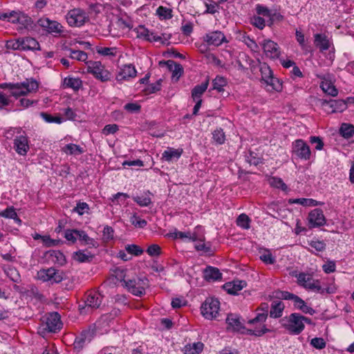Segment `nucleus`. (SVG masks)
Wrapping results in <instances>:
<instances>
[{"mask_svg": "<svg viewBox=\"0 0 354 354\" xmlns=\"http://www.w3.org/2000/svg\"><path fill=\"white\" fill-rule=\"evenodd\" d=\"M227 329L232 328L233 331L239 332L241 334H248L260 337L270 331L268 328L263 326L261 330L247 329L244 326V320H241V317L236 314H229L226 319Z\"/></svg>", "mask_w": 354, "mask_h": 354, "instance_id": "obj_1", "label": "nucleus"}, {"mask_svg": "<svg viewBox=\"0 0 354 354\" xmlns=\"http://www.w3.org/2000/svg\"><path fill=\"white\" fill-rule=\"evenodd\" d=\"M303 315L299 313H293L280 319V324L289 334L293 335H299L305 328L302 322Z\"/></svg>", "mask_w": 354, "mask_h": 354, "instance_id": "obj_2", "label": "nucleus"}, {"mask_svg": "<svg viewBox=\"0 0 354 354\" xmlns=\"http://www.w3.org/2000/svg\"><path fill=\"white\" fill-rule=\"evenodd\" d=\"M62 326V323L59 313H50L42 317L39 333L45 335L46 333H57L60 330Z\"/></svg>", "mask_w": 354, "mask_h": 354, "instance_id": "obj_3", "label": "nucleus"}, {"mask_svg": "<svg viewBox=\"0 0 354 354\" xmlns=\"http://www.w3.org/2000/svg\"><path fill=\"white\" fill-rule=\"evenodd\" d=\"M38 86L39 85L36 80L26 79L23 82L11 84L9 89L10 95L18 98L20 96L36 91L38 89Z\"/></svg>", "mask_w": 354, "mask_h": 354, "instance_id": "obj_4", "label": "nucleus"}, {"mask_svg": "<svg viewBox=\"0 0 354 354\" xmlns=\"http://www.w3.org/2000/svg\"><path fill=\"white\" fill-rule=\"evenodd\" d=\"M203 316L207 319H216L219 313L220 302L217 299L207 298L201 307Z\"/></svg>", "mask_w": 354, "mask_h": 354, "instance_id": "obj_5", "label": "nucleus"}, {"mask_svg": "<svg viewBox=\"0 0 354 354\" xmlns=\"http://www.w3.org/2000/svg\"><path fill=\"white\" fill-rule=\"evenodd\" d=\"M148 286V279L146 277L127 279L124 281L125 287L133 295L142 297L145 294V288Z\"/></svg>", "mask_w": 354, "mask_h": 354, "instance_id": "obj_6", "label": "nucleus"}, {"mask_svg": "<svg viewBox=\"0 0 354 354\" xmlns=\"http://www.w3.org/2000/svg\"><path fill=\"white\" fill-rule=\"evenodd\" d=\"M37 277L44 282L50 281L51 283H57L64 279V273L62 271L56 270L54 268H49L39 270Z\"/></svg>", "mask_w": 354, "mask_h": 354, "instance_id": "obj_7", "label": "nucleus"}, {"mask_svg": "<svg viewBox=\"0 0 354 354\" xmlns=\"http://www.w3.org/2000/svg\"><path fill=\"white\" fill-rule=\"evenodd\" d=\"M66 20L71 26L80 27L88 19L86 12L80 8H74L68 11Z\"/></svg>", "mask_w": 354, "mask_h": 354, "instance_id": "obj_8", "label": "nucleus"}, {"mask_svg": "<svg viewBox=\"0 0 354 354\" xmlns=\"http://www.w3.org/2000/svg\"><path fill=\"white\" fill-rule=\"evenodd\" d=\"M103 296L98 292H91L87 295L84 306H79L81 313H89V310L100 308Z\"/></svg>", "mask_w": 354, "mask_h": 354, "instance_id": "obj_9", "label": "nucleus"}, {"mask_svg": "<svg viewBox=\"0 0 354 354\" xmlns=\"http://www.w3.org/2000/svg\"><path fill=\"white\" fill-rule=\"evenodd\" d=\"M87 71L102 82H107L111 78L110 72L105 69L100 62H91Z\"/></svg>", "mask_w": 354, "mask_h": 354, "instance_id": "obj_10", "label": "nucleus"}, {"mask_svg": "<svg viewBox=\"0 0 354 354\" xmlns=\"http://www.w3.org/2000/svg\"><path fill=\"white\" fill-rule=\"evenodd\" d=\"M297 278V283L306 289L319 292L322 287L319 285V281L314 280L311 275L301 272L296 275Z\"/></svg>", "mask_w": 354, "mask_h": 354, "instance_id": "obj_11", "label": "nucleus"}, {"mask_svg": "<svg viewBox=\"0 0 354 354\" xmlns=\"http://www.w3.org/2000/svg\"><path fill=\"white\" fill-rule=\"evenodd\" d=\"M293 153L299 158L305 160H309L311 151L309 146L303 140H297L293 144Z\"/></svg>", "mask_w": 354, "mask_h": 354, "instance_id": "obj_12", "label": "nucleus"}, {"mask_svg": "<svg viewBox=\"0 0 354 354\" xmlns=\"http://www.w3.org/2000/svg\"><path fill=\"white\" fill-rule=\"evenodd\" d=\"M263 52L270 59H277L279 57L280 50L278 44L272 40H264L262 44Z\"/></svg>", "mask_w": 354, "mask_h": 354, "instance_id": "obj_13", "label": "nucleus"}, {"mask_svg": "<svg viewBox=\"0 0 354 354\" xmlns=\"http://www.w3.org/2000/svg\"><path fill=\"white\" fill-rule=\"evenodd\" d=\"M308 222L310 227L324 225L326 223V219L323 211L320 209L312 210L308 214Z\"/></svg>", "mask_w": 354, "mask_h": 354, "instance_id": "obj_14", "label": "nucleus"}, {"mask_svg": "<svg viewBox=\"0 0 354 354\" xmlns=\"http://www.w3.org/2000/svg\"><path fill=\"white\" fill-rule=\"evenodd\" d=\"M137 71L132 64L124 65L116 75V80L119 82L129 80V78L135 77Z\"/></svg>", "mask_w": 354, "mask_h": 354, "instance_id": "obj_15", "label": "nucleus"}, {"mask_svg": "<svg viewBox=\"0 0 354 354\" xmlns=\"http://www.w3.org/2000/svg\"><path fill=\"white\" fill-rule=\"evenodd\" d=\"M39 26L44 28L50 33H59L62 26L56 21H51L48 18H41L37 21Z\"/></svg>", "mask_w": 354, "mask_h": 354, "instance_id": "obj_16", "label": "nucleus"}, {"mask_svg": "<svg viewBox=\"0 0 354 354\" xmlns=\"http://www.w3.org/2000/svg\"><path fill=\"white\" fill-rule=\"evenodd\" d=\"M14 149L21 156H25L29 150L28 140L26 136H17L14 140Z\"/></svg>", "mask_w": 354, "mask_h": 354, "instance_id": "obj_17", "label": "nucleus"}, {"mask_svg": "<svg viewBox=\"0 0 354 354\" xmlns=\"http://www.w3.org/2000/svg\"><path fill=\"white\" fill-rule=\"evenodd\" d=\"M204 41L207 43L208 45H213L218 46L224 41H225V37L221 31H214L206 34L204 36Z\"/></svg>", "mask_w": 354, "mask_h": 354, "instance_id": "obj_18", "label": "nucleus"}, {"mask_svg": "<svg viewBox=\"0 0 354 354\" xmlns=\"http://www.w3.org/2000/svg\"><path fill=\"white\" fill-rule=\"evenodd\" d=\"M92 339V335L90 330H83L79 336H77L73 343L74 348L80 351L84 346L88 344Z\"/></svg>", "mask_w": 354, "mask_h": 354, "instance_id": "obj_19", "label": "nucleus"}, {"mask_svg": "<svg viewBox=\"0 0 354 354\" xmlns=\"http://www.w3.org/2000/svg\"><path fill=\"white\" fill-rule=\"evenodd\" d=\"M322 105L330 108L332 113L342 112L347 107L346 102L342 100H325L322 102Z\"/></svg>", "mask_w": 354, "mask_h": 354, "instance_id": "obj_20", "label": "nucleus"}, {"mask_svg": "<svg viewBox=\"0 0 354 354\" xmlns=\"http://www.w3.org/2000/svg\"><path fill=\"white\" fill-rule=\"evenodd\" d=\"M314 44L321 52H324L329 49L330 41L326 35L317 33L314 35Z\"/></svg>", "mask_w": 354, "mask_h": 354, "instance_id": "obj_21", "label": "nucleus"}, {"mask_svg": "<svg viewBox=\"0 0 354 354\" xmlns=\"http://www.w3.org/2000/svg\"><path fill=\"white\" fill-rule=\"evenodd\" d=\"M245 286H246V282L245 281L237 280L226 283L224 284L223 288L227 293L230 295H236Z\"/></svg>", "mask_w": 354, "mask_h": 354, "instance_id": "obj_22", "label": "nucleus"}, {"mask_svg": "<svg viewBox=\"0 0 354 354\" xmlns=\"http://www.w3.org/2000/svg\"><path fill=\"white\" fill-rule=\"evenodd\" d=\"M21 50H40L39 42L32 37L21 38Z\"/></svg>", "mask_w": 354, "mask_h": 354, "instance_id": "obj_23", "label": "nucleus"}, {"mask_svg": "<svg viewBox=\"0 0 354 354\" xmlns=\"http://www.w3.org/2000/svg\"><path fill=\"white\" fill-rule=\"evenodd\" d=\"M203 277L208 281H217L222 278V274L218 268L208 266L203 272Z\"/></svg>", "mask_w": 354, "mask_h": 354, "instance_id": "obj_24", "label": "nucleus"}, {"mask_svg": "<svg viewBox=\"0 0 354 354\" xmlns=\"http://www.w3.org/2000/svg\"><path fill=\"white\" fill-rule=\"evenodd\" d=\"M292 301L295 308L300 310L304 313L309 314L310 315H313L315 313V310L313 308L307 306L306 302L297 295L295 296Z\"/></svg>", "mask_w": 354, "mask_h": 354, "instance_id": "obj_25", "label": "nucleus"}, {"mask_svg": "<svg viewBox=\"0 0 354 354\" xmlns=\"http://www.w3.org/2000/svg\"><path fill=\"white\" fill-rule=\"evenodd\" d=\"M285 308L284 304L279 300H274L272 302L270 310V316L273 318H279L282 316Z\"/></svg>", "mask_w": 354, "mask_h": 354, "instance_id": "obj_26", "label": "nucleus"}, {"mask_svg": "<svg viewBox=\"0 0 354 354\" xmlns=\"http://www.w3.org/2000/svg\"><path fill=\"white\" fill-rule=\"evenodd\" d=\"M183 153V149H174V148H168L165 150L162 153V158L166 161H172L174 160H178Z\"/></svg>", "mask_w": 354, "mask_h": 354, "instance_id": "obj_27", "label": "nucleus"}, {"mask_svg": "<svg viewBox=\"0 0 354 354\" xmlns=\"http://www.w3.org/2000/svg\"><path fill=\"white\" fill-rule=\"evenodd\" d=\"M209 85V80H207L205 82L202 83L200 85H196L194 87L192 91V97L194 100L201 99V97L204 93V92L207 90Z\"/></svg>", "mask_w": 354, "mask_h": 354, "instance_id": "obj_28", "label": "nucleus"}, {"mask_svg": "<svg viewBox=\"0 0 354 354\" xmlns=\"http://www.w3.org/2000/svg\"><path fill=\"white\" fill-rule=\"evenodd\" d=\"M167 67L170 71H172L173 77H176V81L178 80V78L181 76L183 73V68L180 64L176 63L173 60H168L165 62Z\"/></svg>", "mask_w": 354, "mask_h": 354, "instance_id": "obj_29", "label": "nucleus"}, {"mask_svg": "<svg viewBox=\"0 0 354 354\" xmlns=\"http://www.w3.org/2000/svg\"><path fill=\"white\" fill-rule=\"evenodd\" d=\"M267 90L269 91L280 92L282 90V82L277 77L272 76L265 83Z\"/></svg>", "mask_w": 354, "mask_h": 354, "instance_id": "obj_30", "label": "nucleus"}, {"mask_svg": "<svg viewBox=\"0 0 354 354\" xmlns=\"http://www.w3.org/2000/svg\"><path fill=\"white\" fill-rule=\"evenodd\" d=\"M0 216L6 218L14 219V221L19 225H20L21 223V221L18 217L15 209L13 206L8 207L3 211H0Z\"/></svg>", "mask_w": 354, "mask_h": 354, "instance_id": "obj_31", "label": "nucleus"}, {"mask_svg": "<svg viewBox=\"0 0 354 354\" xmlns=\"http://www.w3.org/2000/svg\"><path fill=\"white\" fill-rule=\"evenodd\" d=\"M203 349L202 342H196L192 344H187L184 348L185 354H199Z\"/></svg>", "mask_w": 354, "mask_h": 354, "instance_id": "obj_32", "label": "nucleus"}, {"mask_svg": "<svg viewBox=\"0 0 354 354\" xmlns=\"http://www.w3.org/2000/svg\"><path fill=\"white\" fill-rule=\"evenodd\" d=\"M93 255L87 250H79L74 253V259L79 262H88L92 261Z\"/></svg>", "mask_w": 354, "mask_h": 354, "instance_id": "obj_33", "label": "nucleus"}, {"mask_svg": "<svg viewBox=\"0 0 354 354\" xmlns=\"http://www.w3.org/2000/svg\"><path fill=\"white\" fill-rule=\"evenodd\" d=\"M213 89L219 93L224 92V87L227 86V80L221 76H216L212 81Z\"/></svg>", "mask_w": 354, "mask_h": 354, "instance_id": "obj_34", "label": "nucleus"}, {"mask_svg": "<svg viewBox=\"0 0 354 354\" xmlns=\"http://www.w3.org/2000/svg\"><path fill=\"white\" fill-rule=\"evenodd\" d=\"M62 151L66 154L80 155L84 152L82 147L75 144H68L62 148Z\"/></svg>", "mask_w": 354, "mask_h": 354, "instance_id": "obj_35", "label": "nucleus"}, {"mask_svg": "<svg viewBox=\"0 0 354 354\" xmlns=\"http://www.w3.org/2000/svg\"><path fill=\"white\" fill-rule=\"evenodd\" d=\"M260 72L261 75V81L264 84L273 76V73L271 68L266 63L261 64Z\"/></svg>", "mask_w": 354, "mask_h": 354, "instance_id": "obj_36", "label": "nucleus"}, {"mask_svg": "<svg viewBox=\"0 0 354 354\" xmlns=\"http://www.w3.org/2000/svg\"><path fill=\"white\" fill-rule=\"evenodd\" d=\"M259 259L266 264H274L275 258L272 256L269 250L263 249L259 251Z\"/></svg>", "mask_w": 354, "mask_h": 354, "instance_id": "obj_37", "label": "nucleus"}, {"mask_svg": "<svg viewBox=\"0 0 354 354\" xmlns=\"http://www.w3.org/2000/svg\"><path fill=\"white\" fill-rule=\"evenodd\" d=\"M68 50L69 52L68 56L71 59L80 62H85L88 58L87 53L82 50H73L71 48H69Z\"/></svg>", "mask_w": 354, "mask_h": 354, "instance_id": "obj_38", "label": "nucleus"}, {"mask_svg": "<svg viewBox=\"0 0 354 354\" xmlns=\"http://www.w3.org/2000/svg\"><path fill=\"white\" fill-rule=\"evenodd\" d=\"M64 84L68 88L74 90H78L82 85V81L78 78L66 77L64 80Z\"/></svg>", "mask_w": 354, "mask_h": 354, "instance_id": "obj_39", "label": "nucleus"}, {"mask_svg": "<svg viewBox=\"0 0 354 354\" xmlns=\"http://www.w3.org/2000/svg\"><path fill=\"white\" fill-rule=\"evenodd\" d=\"M49 254H50V257H51L53 259L52 260L55 263H56L60 266H62L66 263L65 256L60 251L52 250V251L49 252Z\"/></svg>", "mask_w": 354, "mask_h": 354, "instance_id": "obj_40", "label": "nucleus"}, {"mask_svg": "<svg viewBox=\"0 0 354 354\" xmlns=\"http://www.w3.org/2000/svg\"><path fill=\"white\" fill-rule=\"evenodd\" d=\"M156 14L162 19H169L173 17L171 9L163 6H159L157 8Z\"/></svg>", "mask_w": 354, "mask_h": 354, "instance_id": "obj_41", "label": "nucleus"}, {"mask_svg": "<svg viewBox=\"0 0 354 354\" xmlns=\"http://www.w3.org/2000/svg\"><path fill=\"white\" fill-rule=\"evenodd\" d=\"M250 218L245 214H241L236 219L237 225L245 230H248L250 227Z\"/></svg>", "mask_w": 354, "mask_h": 354, "instance_id": "obj_42", "label": "nucleus"}, {"mask_svg": "<svg viewBox=\"0 0 354 354\" xmlns=\"http://www.w3.org/2000/svg\"><path fill=\"white\" fill-rule=\"evenodd\" d=\"M340 133L344 138H351L354 134V127L352 124L344 123L340 127Z\"/></svg>", "mask_w": 354, "mask_h": 354, "instance_id": "obj_43", "label": "nucleus"}, {"mask_svg": "<svg viewBox=\"0 0 354 354\" xmlns=\"http://www.w3.org/2000/svg\"><path fill=\"white\" fill-rule=\"evenodd\" d=\"M214 140L218 145L224 143L225 140V133L221 128L216 129L212 133Z\"/></svg>", "mask_w": 354, "mask_h": 354, "instance_id": "obj_44", "label": "nucleus"}, {"mask_svg": "<svg viewBox=\"0 0 354 354\" xmlns=\"http://www.w3.org/2000/svg\"><path fill=\"white\" fill-rule=\"evenodd\" d=\"M97 53L103 56L115 57L117 54V48L115 47L108 48H98L97 49Z\"/></svg>", "mask_w": 354, "mask_h": 354, "instance_id": "obj_45", "label": "nucleus"}, {"mask_svg": "<svg viewBox=\"0 0 354 354\" xmlns=\"http://www.w3.org/2000/svg\"><path fill=\"white\" fill-rule=\"evenodd\" d=\"M77 239H79L80 241H82L84 242L86 245H91L92 247H95L96 242L94 241V239L90 238L85 232L82 230H79V233H77Z\"/></svg>", "mask_w": 354, "mask_h": 354, "instance_id": "obj_46", "label": "nucleus"}, {"mask_svg": "<svg viewBox=\"0 0 354 354\" xmlns=\"http://www.w3.org/2000/svg\"><path fill=\"white\" fill-rule=\"evenodd\" d=\"M125 250L128 253L134 256H140L144 252L140 246L136 244L127 245L125 246Z\"/></svg>", "mask_w": 354, "mask_h": 354, "instance_id": "obj_47", "label": "nucleus"}, {"mask_svg": "<svg viewBox=\"0 0 354 354\" xmlns=\"http://www.w3.org/2000/svg\"><path fill=\"white\" fill-rule=\"evenodd\" d=\"M172 236L174 239L187 238L193 241H196L198 239V236L195 233L192 234L190 232H176Z\"/></svg>", "mask_w": 354, "mask_h": 354, "instance_id": "obj_48", "label": "nucleus"}, {"mask_svg": "<svg viewBox=\"0 0 354 354\" xmlns=\"http://www.w3.org/2000/svg\"><path fill=\"white\" fill-rule=\"evenodd\" d=\"M41 117L48 123H57L60 124L62 122L63 119L61 117H54L50 114H48L47 113L41 112L40 113Z\"/></svg>", "mask_w": 354, "mask_h": 354, "instance_id": "obj_49", "label": "nucleus"}, {"mask_svg": "<svg viewBox=\"0 0 354 354\" xmlns=\"http://www.w3.org/2000/svg\"><path fill=\"white\" fill-rule=\"evenodd\" d=\"M290 203L300 204L304 206H315L317 205L316 201L304 198L294 199L292 201H290Z\"/></svg>", "mask_w": 354, "mask_h": 354, "instance_id": "obj_50", "label": "nucleus"}, {"mask_svg": "<svg viewBox=\"0 0 354 354\" xmlns=\"http://www.w3.org/2000/svg\"><path fill=\"white\" fill-rule=\"evenodd\" d=\"M77 233H79L77 230H67L64 232V237L67 241L74 243L77 239Z\"/></svg>", "mask_w": 354, "mask_h": 354, "instance_id": "obj_51", "label": "nucleus"}, {"mask_svg": "<svg viewBox=\"0 0 354 354\" xmlns=\"http://www.w3.org/2000/svg\"><path fill=\"white\" fill-rule=\"evenodd\" d=\"M161 82L162 80L160 79L156 81V82L148 85V86L145 88L146 93L151 94L160 91L161 89Z\"/></svg>", "mask_w": 354, "mask_h": 354, "instance_id": "obj_52", "label": "nucleus"}, {"mask_svg": "<svg viewBox=\"0 0 354 354\" xmlns=\"http://www.w3.org/2000/svg\"><path fill=\"white\" fill-rule=\"evenodd\" d=\"M323 91L331 96H336L338 93L337 88L330 83H325L322 86Z\"/></svg>", "mask_w": 354, "mask_h": 354, "instance_id": "obj_53", "label": "nucleus"}, {"mask_svg": "<svg viewBox=\"0 0 354 354\" xmlns=\"http://www.w3.org/2000/svg\"><path fill=\"white\" fill-rule=\"evenodd\" d=\"M114 276L118 281L122 282V286H124V281H127L126 279V271L124 269L117 268L114 271Z\"/></svg>", "mask_w": 354, "mask_h": 354, "instance_id": "obj_54", "label": "nucleus"}, {"mask_svg": "<svg viewBox=\"0 0 354 354\" xmlns=\"http://www.w3.org/2000/svg\"><path fill=\"white\" fill-rule=\"evenodd\" d=\"M21 38H18L16 40H10L6 42V47L7 49L21 50Z\"/></svg>", "mask_w": 354, "mask_h": 354, "instance_id": "obj_55", "label": "nucleus"}, {"mask_svg": "<svg viewBox=\"0 0 354 354\" xmlns=\"http://www.w3.org/2000/svg\"><path fill=\"white\" fill-rule=\"evenodd\" d=\"M310 344L317 349H323L326 347V342L322 337H315L310 341Z\"/></svg>", "mask_w": 354, "mask_h": 354, "instance_id": "obj_56", "label": "nucleus"}, {"mask_svg": "<svg viewBox=\"0 0 354 354\" xmlns=\"http://www.w3.org/2000/svg\"><path fill=\"white\" fill-rule=\"evenodd\" d=\"M89 209L88 205L84 202H79L77 203L76 207L73 209V212L78 213L79 215L84 214Z\"/></svg>", "mask_w": 354, "mask_h": 354, "instance_id": "obj_57", "label": "nucleus"}, {"mask_svg": "<svg viewBox=\"0 0 354 354\" xmlns=\"http://www.w3.org/2000/svg\"><path fill=\"white\" fill-rule=\"evenodd\" d=\"M133 201L142 207H147L151 203L149 197L144 196H136L133 198Z\"/></svg>", "mask_w": 354, "mask_h": 354, "instance_id": "obj_58", "label": "nucleus"}, {"mask_svg": "<svg viewBox=\"0 0 354 354\" xmlns=\"http://www.w3.org/2000/svg\"><path fill=\"white\" fill-rule=\"evenodd\" d=\"M131 222L132 225L136 227H139L140 228L145 227L147 224V221L145 219H141L136 214L131 217Z\"/></svg>", "mask_w": 354, "mask_h": 354, "instance_id": "obj_59", "label": "nucleus"}, {"mask_svg": "<svg viewBox=\"0 0 354 354\" xmlns=\"http://www.w3.org/2000/svg\"><path fill=\"white\" fill-rule=\"evenodd\" d=\"M270 184L273 187L281 189L283 191H286L288 189L287 185L279 178H272L270 180Z\"/></svg>", "mask_w": 354, "mask_h": 354, "instance_id": "obj_60", "label": "nucleus"}, {"mask_svg": "<svg viewBox=\"0 0 354 354\" xmlns=\"http://www.w3.org/2000/svg\"><path fill=\"white\" fill-rule=\"evenodd\" d=\"M137 33L138 37H142L147 40V37H149V31L143 26H140L135 29Z\"/></svg>", "mask_w": 354, "mask_h": 354, "instance_id": "obj_61", "label": "nucleus"}, {"mask_svg": "<svg viewBox=\"0 0 354 354\" xmlns=\"http://www.w3.org/2000/svg\"><path fill=\"white\" fill-rule=\"evenodd\" d=\"M9 19L8 21L12 22L13 24L19 23L21 21V18L23 17V13L18 12L15 11H12L9 12Z\"/></svg>", "mask_w": 354, "mask_h": 354, "instance_id": "obj_62", "label": "nucleus"}, {"mask_svg": "<svg viewBox=\"0 0 354 354\" xmlns=\"http://www.w3.org/2000/svg\"><path fill=\"white\" fill-rule=\"evenodd\" d=\"M147 252L151 257L158 256L161 253V248L158 245L153 244L148 247Z\"/></svg>", "mask_w": 354, "mask_h": 354, "instance_id": "obj_63", "label": "nucleus"}, {"mask_svg": "<svg viewBox=\"0 0 354 354\" xmlns=\"http://www.w3.org/2000/svg\"><path fill=\"white\" fill-rule=\"evenodd\" d=\"M118 126L115 124H106L102 129V133L107 136L109 134H113L118 131Z\"/></svg>", "mask_w": 354, "mask_h": 354, "instance_id": "obj_64", "label": "nucleus"}]
</instances>
